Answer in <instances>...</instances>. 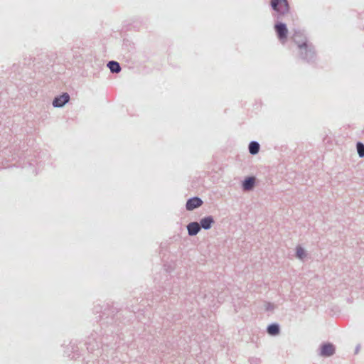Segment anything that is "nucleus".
Masks as SVG:
<instances>
[{
  "instance_id": "25",
  "label": "nucleus",
  "mask_w": 364,
  "mask_h": 364,
  "mask_svg": "<svg viewBox=\"0 0 364 364\" xmlns=\"http://www.w3.org/2000/svg\"><path fill=\"white\" fill-rule=\"evenodd\" d=\"M360 348V344L357 345L356 347H355V354H357L359 352Z\"/></svg>"
},
{
  "instance_id": "17",
  "label": "nucleus",
  "mask_w": 364,
  "mask_h": 364,
  "mask_svg": "<svg viewBox=\"0 0 364 364\" xmlns=\"http://www.w3.org/2000/svg\"><path fill=\"white\" fill-rule=\"evenodd\" d=\"M295 256L296 258L303 260L307 256L306 250L300 245L296 246Z\"/></svg>"
},
{
  "instance_id": "8",
  "label": "nucleus",
  "mask_w": 364,
  "mask_h": 364,
  "mask_svg": "<svg viewBox=\"0 0 364 364\" xmlns=\"http://www.w3.org/2000/svg\"><path fill=\"white\" fill-rule=\"evenodd\" d=\"M70 100V95L68 92H62L55 96L52 102L53 107L61 108L64 107Z\"/></svg>"
},
{
  "instance_id": "10",
  "label": "nucleus",
  "mask_w": 364,
  "mask_h": 364,
  "mask_svg": "<svg viewBox=\"0 0 364 364\" xmlns=\"http://www.w3.org/2000/svg\"><path fill=\"white\" fill-rule=\"evenodd\" d=\"M256 184V178L253 176H249L242 181V188L244 191H252Z\"/></svg>"
},
{
  "instance_id": "14",
  "label": "nucleus",
  "mask_w": 364,
  "mask_h": 364,
  "mask_svg": "<svg viewBox=\"0 0 364 364\" xmlns=\"http://www.w3.org/2000/svg\"><path fill=\"white\" fill-rule=\"evenodd\" d=\"M281 328L278 323H272L267 327V333L272 336H276L280 333Z\"/></svg>"
},
{
  "instance_id": "4",
  "label": "nucleus",
  "mask_w": 364,
  "mask_h": 364,
  "mask_svg": "<svg viewBox=\"0 0 364 364\" xmlns=\"http://www.w3.org/2000/svg\"><path fill=\"white\" fill-rule=\"evenodd\" d=\"M270 6L275 13L287 14L290 11V5L287 0H271Z\"/></svg>"
},
{
  "instance_id": "24",
  "label": "nucleus",
  "mask_w": 364,
  "mask_h": 364,
  "mask_svg": "<svg viewBox=\"0 0 364 364\" xmlns=\"http://www.w3.org/2000/svg\"><path fill=\"white\" fill-rule=\"evenodd\" d=\"M3 156H2V155H1V154L0 153V159H1V157H3ZM6 167H7V166H6V165L4 164V161H0V169H1V168H6Z\"/></svg>"
},
{
  "instance_id": "22",
  "label": "nucleus",
  "mask_w": 364,
  "mask_h": 364,
  "mask_svg": "<svg viewBox=\"0 0 364 364\" xmlns=\"http://www.w3.org/2000/svg\"><path fill=\"white\" fill-rule=\"evenodd\" d=\"M274 309V305L271 302H267L265 304V310L267 311H272Z\"/></svg>"
},
{
  "instance_id": "11",
  "label": "nucleus",
  "mask_w": 364,
  "mask_h": 364,
  "mask_svg": "<svg viewBox=\"0 0 364 364\" xmlns=\"http://www.w3.org/2000/svg\"><path fill=\"white\" fill-rule=\"evenodd\" d=\"M65 353L70 359H77L80 355L78 347L72 342L68 346Z\"/></svg>"
},
{
  "instance_id": "20",
  "label": "nucleus",
  "mask_w": 364,
  "mask_h": 364,
  "mask_svg": "<svg viewBox=\"0 0 364 364\" xmlns=\"http://www.w3.org/2000/svg\"><path fill=\"white\" fill-rule=\"evenodd\" d=\"M285 14H281L279 13H275L273 16L275 19V22L282 21V17Z\"/></svg>"
},
{
  "instance_id": "16",
  "label": "nucleus",
  "mask_w": 364,
  "mask_h": 364,
  "mask_svg": "<svg viewBox=\"0 0 364 364\" xmlns=\"http://www.w3.org/2000/svg\"><path fill=\"white\" fill-rule=\"evenodd\" d=\"M260 150V144L257 141H251L248 144V151L250 154L256 155Z\"/></svg>"
},
{
  "instance_id": "21",
  "label": "nucleus",
  "mask_w": 364,
  "mask_h": 364,
  "mask_svg": "<svg viewBox=\"0 0 364 364\" xmlns=\"http://www.w3.org/2000/svg\"><path fill=\"white\" fill-rule=\"evenodd\" d=\"M180 291L178 287H173L168 290V294H178Z\"/></svg>"
},
{
  "instance_id": "6",
  "label": "nucleus",
  "mask_w": 364,
  "mask_h": 364,
  "mask_svg": "<svg viewBox=\"0 0 364 364\" xmlns=\"http://www.w3.org/2000/svg\"><path fill=\"white\" fill-rule=\"evenodd\" d=\"M292 41L296 45L297 48H300L302 46H304L309 42L308 38L304 30L294 29L293 35L291 36Z\"/></svg>"
},
{
  "instance_id": "23",
  "label": "nucleus",
  "mask_w": 364,
  "mask_h": 364,
  "mask_svg": "<svg viewBox=\"0 0 364 364\" xmlns=\"http://www.w3.org/2000/svg\"><path fill=\"white\" fill-rule=\"evenodd\" d=\"M127 309H128L129 311L132 313H135L136 311L139 310V309L136 308V306H129L128 305L127 306Z\"/></svg>"
},
{
  "instance_id": "12",
  "label": "nucleus",
  "mask_w": 364,
  "mask_h": 364,
  "mask_svg": "<svg viewBox=\"0 0 364 364\" xmlns=\"http://www.w3.org/2000/svg\"><path fill=\"white\" fill-rule=\"evenodd\" d=\"M215 222V221L213 215H207L200 220L199 225L201 229L203 228L205 230H208L212 228Z\"/></svg>"
},
{
  "instance_id": "1",
  "label": "nucleus",
  "mask_w": 364,
  "mask_h": 364,
  "mask_svg": "<svg viewBox=\"0 0 364 364\" xmlns=\"http://www.w3.org/2000/svg\"><path fill=\"white\" fill-rule=\"evenodd\" d=\"M94 314H100L99 322L100 326V337L101 341L100 348L112 346L115 341V336L124 326L121 319V313L113 304L95 305Z\"/></svg>"
},
{
  "instance_id": "5",
  "label": "nucleus",
  "mask_w": 364,
  "mask_h": 364,
  "mask_svg": "<svg viewBox=\"0 0 364 364\" xmlns=\"http://www.w3.org/2000/svg\"><path fill=\"white\" fill-rule=\"evenodd\" d=\"M274 29L279 41L284 43L287 40L289 32L287 24L282 21L275 22Z\"/></svg>"
},
{
  "instance_id": "19",
  "label": "nucleus",
  "mask_w": 364,
  "mask_h": 364,
  "mask_svg": "<svg viewBox=\"0 0 364 364\" xmlns=\"http://www.w3.org/2000/svg\"><path fill=\"white\" fill-rule=\"evenodd\" d=\"M27 170L28 171V172L32 173L34 175H37L38 174L36 168L33 166V164L31 163L28 164V166L27 168Z\"/></svg>"
},
{
  "instance_id": "3",
  "label": "nucleus",
  "mask_w": 364,
  "mask_h": 364,
  "mask_svg": "<svg viewBox=\"0 0 364 364\" xmlns=\"http://www.w3.org/2000/svg\"><path fill=\"white\" fill-rule=\"evenodd\" d=\"M85 345L89 352L93 353L95 350H100L101 341L100 337V333L93 331L90 335L87 338Z\"/></svg>"
},
{
  "instance_id": "13",
  "label": "nucleus",
  "mask_w": 364,
  "mask_h": 364,
  "mask_svg": "<svg viewBox=\"0 0 364 364\" xmlns=\"http://www.w3.org/2000/svg\"><path fill=\"white\" fill-rule=\"evenodd\" d=\"M188 235L191 237L196 236L201 230V228L198 222H191L187 226Z\"/></svg>"
},
{
  "instance_id": "15",
  "label": "nucleus",
  "mask_w": 364,
  "mask_h": 364,
  "mask_svg": "<svg viewBox=\"0 0 364 364\" xmlns=\"http://www.w3.org/2000/svg\"><path fill=\"white\" fill-rule=\"evenodd\" d=\"M107 67L109 69L110 73H114V74L119 73L122 70L120 64L117 61H115V60L108 61V63L107 64Z\"/></svg>"
},
{
  "instance_id": "7",
  "label": "nucleus",
  "mask_w": 364,
  "mask_h": 364,
  "mask_svg": "<svg viewBox=\"0 0 364 364\" xmlns=\"http://www.w3.org/2000/svg\"><path fill=\"white\" fill-rule=\"evenodd\" d=\"M336 353V346L330 342H323L318 348V354L324 358L333 355Z\"/></svg>"
},
{
  "instance_id": "18",
  "label": "nucleus",
  "mask_w": 364,
  "mask_h": 364,
  "mask_svg": "<svg viewBox=\"0 0 364 364\" xmlns=\"http://www.w3.org/2000/svg\"><path fill=\"white\" fill-rule=\"evenodd\" d=\"M356 149L358 156L360 158H364V143L358 141L356 143Z\"/></svg>"
},
{
  "instance_id": "2",
  "label": "nucleus",
  "mask_w": 364,
  "mask_h": 364,
  "mask_svg": "<svg viewBox=\"0 0 364 364\" xmlns=\"http://www.w3.org/2000/svg\"><path fill=\"white\" fill-rule=\"evenodd\" d=\"M298 49L299 58L309 64H314L317 60V53L315 46L311 42H309Z\"/></svg>"
},
{
  "instance_id": "9",
  "label": "nucleus",
  "mask_w": 364,
  "mask_h": 364,
  "mask_svg": "<svg viewBox=\"0 0 364 364\" xmlns=\"http://www.w3.org/2000/svg\"><path fill=\"white\" fill-rule=\"evenodd\" d=\"M203 204V200L198 196H193L189 198L186 203V209L188 211H192Z\"/></svg>"
}]
</instances>
